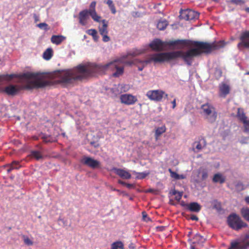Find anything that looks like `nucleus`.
Wrapping results in <instances>:
<instances>
[{
  "instance_id": "nucleus-11",
  "label": "nucleus",
  "mask_w": 249,
  "mask_h": 249,
  "mask_svg": "<svg viewBox=\"0 0 249 249\" xmlns=\"http://www.w3.org/2000/svg\"><path fill=\"white\" fill-rule=\"evenodd\" d=\"M81 162L92 169L100 168L101 163L100 161L92 159L91 157H84L81 160Z\"/></svg>"
},
{
  "instance_id": "nucleus-55",
  "label": "nucleus",
  "mask_w": 249,
  "mask_h": 249,
  "mask_svg": "<svg viewBox=\"0 0 249 249\" xmlns=\"http://www.w3.org/2000/svg\"><path fill=\"white\" fill-rule=\"evenodd\" d=\"M245 200L246 202L247 203L249 204V196H247L245 198Z\"/></svg>"
},
{
  "instance_id": "nucleus-3",
  "label": "nucleus",
  "mask_w": 249,
  "mask_h": 249,
  "mask_svg": "<svg viewBox=\"0 0 249 249\" xmlns=\"http://www.w3.org/2000/svg\"><path fill=\"white\" fill-rule=\"evenodd\" d=\"M21 85L10 84L6 86L3 92L9 96H14L23 89H34L42 88L50 85V82L42 79L24 81Z\"/></svg>"
},
{
  "instance_id": "nucleus-49",
  "label": "nucleus",
  "mask_w": 249,
  "mask_h": 249,
  "mask_svg": "<svg viewBox=\"0 0 249 249\" xmlns=\"http://www.w3.org/2000/svg\"><path fill=\"white\" fill-rule=\"evenodd\" d=\"M191 219H192V220H195V221H197L198 220V218L197 216L195 215H192L191 216V217H190Z\"/></svg>"
},
{
  "instance_id": "nucleus-45",
  "label": "nucleus",
  "mask_w": 249,
  "mask_h": 249,
  "mask_svg": "<svg viewBox=\"0 0 249 249\" xmlns=\"http://www.w3.org/2000/svg\"><path fill=\"white\" fill-rule=\"evenodd\" d=\"M3 168H8L7 169V172L8 174L10 173L11 172V171L13 170V169L12 168L11 166L9 164L3 165Z\"/></svg>"
},
{
  "instance_id": "nucleus-54",
  "label": "nucleus",
  "mask_w": 249,
  "mask_h": 249,
  "mask_svg": "<svg viewBox=\"0 0 249 249\" xmlns=\"http://www.w3.org/2000/svg\"><path fill=\"white\" fill-rule=\"evenodd\" d=\"M179 178H178L177 179H184L185 178V176L183 175H179Z\"/></svg>"
},
{
  "instance_id": "nucleus-42",
  "label": "nucleus",
  "mask_w": 249,
  "mask_h": 249,
  "mask_svg": "<svg viewBox=\"0 0 249 249\" xmlns=\"http://www.w3.org/2000/svg\"><path fill=\"white\" fill-rule=\"evenodd\" d=\"M208 177V172L206 170H203L201 172V178L202 180H205Z\"/></svg>"
},
{
  "instance_id": "nucleus-26",
  "label": "nucleus",
  "mask_w": 249,
  "mask_h": 249,
  "mask_svg": "<svg viewBox=\"0 0 249 249\" xmlns=\"http://www.w3.org/2000/svg\"><path fill=\"white\" fill-rule=\"evenodd\" d=\"M123 64H121V65H119L118 67L115 69L116 71L113 73L114 77H117L123 74L124 68Z\"/></svg>"
},
{
  "instance_id": "nucleus-7",
  "label": "nucleus",
  "mask_w": 249,
  "mask_h": 249,
  "mask_svg": "<svg viewBox=\"0 0 249 249\" xmlns=\"http://www.w3.org/2000/svg\"><path fill=\"white\" fill-rule=\"evenodd\" d=\"M229 226L232 229L238 231L243 228H246L248 225L244 222L236 213L231 214L227 218Z\"/></svg>"
},
{
  "instance_id": "nucleus-31",
  "label": "nucleus",
  "mask_w": 249,
  "mask_h": 249,
  "mask_svg": "<svg viewBox=\"0 0 249 249\" xmlns=\"http://www.w3.org/2000/svg\"><path fill=\"white\" fill-rule=\"evenodd\" d=\"M167 25L168 23L166 20H160L158 22L157 27L160 30H163Z\"/></svg>"
},
{
  "instance_id": "nucleus-10",
  "label": "nucleus",
  "mask_w": 249,
  "mask_h": 249,
  "mask_svg": "<svg viewBox=\"0 0 249 249\" xmlns=\"http://www.w3.org/2000/svg\"><path fill=\"white\" fill-rule=\"evenodd\" d=\"M179 17L185 20H193L198 18L199 14L191 9L181 10L180 11Z\"/></svg>"
},
{
  "instance_id": "nucleus-13",
  "label": "nucleus",
  "mask_w": 249,
  "mask_h": 249,
  "mask_svg": "<svg viewBox=\"0 0 249 249\" xmlns=\"http://www.w3.org/2000/svg\"><path fill=\"white\" fill-rule=\"evenodd\" d=\"M96 5V2L93 1L91 2L89 5V10L86 9L85 11L88 12L89 15L96 22H100L101 17L98 16L96 13L95 10V7Z\"/></svg>"
},
{
  "instance_id": "nucleus-59",
  "label": "nucleus",
  "mask_w": 249,
  "mask_h": 249,
  "mask_svg": "<svg viewBox=\"0 0 249 249\" xmlns=\"http://www.w3.org/2000/svg\"><path fill=\"white\" fill-rule=\"evenodd\" d=\"M112 190H113V191H119L118 190H117V189H114V188H112Z\"/></svg>"
},
{
  "instance_id": "nucleus-8",
  "label": "nucleus",
  "mask_w": 249,
  "mask_h": 249,
  "mask_svg": "<svg viewBox=\"0 0 249 249\" xmlns=\"http://www.w3.org/2000/svg\"><path fill=\"white\" fill-rule=\"evenodd\" d=\"M147 97L150 100L156 102L161 101L164 96L168 97V94L162 90H151L146 93Z\"/></svg>"
},
{
  "instance_id": "nucleus-47",
  "label": "nucleus",
  "mask_w": 249,
  "mask_h": 249,
  "mask_svg": "<svg viewBox=\"0 0 249 249\" xmlns=\"http://www.w3.org/2000/svg\"><path fill=\"white\" fill-rule=\"evenodd\" d=\"M215 204L213 205V208L216 209H219L221 207V204L220 203L218 202L217 201H214Z\"/></svg>"
},
{
  "instance_id": "nucleus-52",
  "label": "nucleus",
  "mask_w": 249,
  "mask_h": 249,
  "mask_svg": "<svg viewBox=\"0 0 249 249\" xmlns=\"http://www.w3.org/2000/svg\"><path fill=\"white\" fill-rule=\"evenodd\" d=\"M125 186L129 189H130L133 187V185L132 184L126 183Z\"/></svg>"
},
{
  "instance_id": "nucleus-44",
  "label": "nucleus",
  "mask_w": 249,
  "mask_h": 249,
  "mask_svg": "<svg viewBox=\"0 0 249 249\" xmlns=\"http://www.w3.org/2000/svg\"><path fill=\"white\" fill-rule=\"evenodd\" d=\"M103 36V41L104 42H108L110 40V37L107 36V34L101 35Z\"/></svg>"
},
{
  "instance_id": "nucleus-5",
  "label": "nucleus",
  "mask_w": 249,
  "mask_h": 249,
  "mask_svg": "<svg viewBox=\"0 0 249 249\" xmlns=\"http://www.w3.org/2000/svg\"><path fill=\"white\" fill-rule=\"evenodd\" d=\"M0 78L4 80L11 81L14 78L19 79V83H23L24 81H28L29 80L41 79L38 77L37 73L32 72H25L22 74H3L0 76Z\"/></svg>"
},
{
  "instance_id": "nucleus-32",
  "label": "nucleus",
  "mask_w": 249,
  "mask_h": 249,
  "mask_svg": "<svg viewBox=\"0 0 249 249\" xmlns=\"http://www.w3.org/2000/svg\"><path fill=\"white\" fill-rule=\"evenodd\" d=\"M105 2L106 3L109 7L112 14H115L116 13V8L112 0H106Z\"/></svg>"
},
{
  "instance_id": "nucleus-36",
  "label": "nucleus",
  "mask_w": 249,
  "mask_h": 249,
  "mask_svg": "<svg viewBox=\"0 0 249 249\" xmlns=\"http://www.w3.org/2000/svg\"><path fill=\"white\" fill-rule=\"evenodd\" d=\"M9 164L11 166L13 170H17L21 167V165H20L19 162L17 161H13L11 164Z\"/></svg>"
},
{
  "instance_id": "nucleus-51",
  "label": "nucleus",
  "mask_w": 249,
  "mask_h": 249,
  "mask_svg": "<svg viewBox=\"0 0 249 249\" xmlns=\"http://www.w3.org/2000/svg\"><path fill=\"white\" fill-rule=\"evenodd\" d=\"M191 243V245H190V249H196V244H194L192 243Z\"/></svg>"
},
{
  "instance_id": "nucleus-60",
  "label": "nucleus",
  "mask_w": 249,
  "mask_h": 249,
  "mask_svg": "<svg viewBox=\"0 0 249 249\" xmlns=\"http://www.w3.org/2000/svg\"><path fill=\"white\" fill-rule=\"evenodd\" d=\"M184 204H186V203H184V202H182L181 203V206H182V205H184Z\"/></svg>"
},
{
  "instance_id": "nucleus-18",
  "label": "nucleus",
  "mask_w": 249,
  "mask_h": 249,
  "mask_svg": "<svg viewBox=\"0 0 249 249\" xmlns=\"http://www.w3.org/2000/svg\"><path fill=\"white\" fill-rule=\"evenodd\" d=\"M66 37L62 35H53L51 38V42L56 45L60 44Z\"/></svg>"
},
{
  "instance_id": "nucleus-56",
  "label": "nucleus",
  "mask_w": 249,
  "mask_h": 249,
  "mask_svg": "<svg viewBox=\"0 0 249 249\" xmlns=\"http://www.w3.org/2000/svg\"><path fill=\"white\" fill-rule=\"evenodd\" d=\"M129 248L130 249H135L134 247L133 246V244H131L129 245Z\"/></svg>"
},
{
  "instance_id": "nucleus-39",
  "label": "nucleus",
  "mask_w": 249,
  "mask_h": 249,
  "mask_svg": "<svg viewBox=\"0 0 249 249\" xmlns=\"http://www.w3.org/2000/svg\"><path fill=\"white\" fill-rule=\"evenodd\" d=\"M148 174V173H136L137 178L139 179L144 178Z\"/></svg>"
},
{
  "instance_id": "nucleus-16",
  "label": "nucleus",
  "mask_w": 249,
  "mask_h": 249,
  "mask_svg": "<svg viewBox=\"0 0 249 249\" xmlns=\"http://www.w3.org/2000/svg\"><path fill=\"white\" fill-rule=\"evenodd\" d=\"M182 206L186 207L190 211L198 213L201 208V206L197 202H191L189 204L182 205Z\"/></svg>"
},
{
  "instance_id": "nucleus-34",
  "label": "nucleus",
  "mask_w": 249,
  "mask_h": 249,
  "mask_svg": "<svg viewBox=\"0 0 249 249\" xmlns=\"http://www.w3.org/2000/svg\"><path fill=\"white\" fill-rule=\"evenodd\" d=\"M22 237L25 244L28 246H32L33 245V242L31 241L27 236L23 235L22 236Z\"/></svg>"
},
{
  "instance_id": "nucleus-24",
  "label": "nucleus",
  "mask_w": 249,
  "mask_h": 249,
  "mask_svg": "<svg viewBox=\"0 0 249 249\" xmlns=\"http://www.w3.org/2000/svg\"><path fill=\"white\" fill-rule=\"evenodd\" d=\"M103 25L102 27H99V33L101 35L107 34V23L105 19L102 20Z\"/></svg>"
},
{
  "instance_id": "nucleus-23",
  "label": "nucleus",
  "mask_w": 249,
  "mask_h": 249,
  "mask_svg": "<svg viewBox=\"0 0 249 249\" xmlns=\"http://www.w3.org/2000/svg\"><path fill=\"white\" fill-rule=\"evenodd\" d=\"M240 213L242 217L249 222V208L243 207L241 209Z\"/></svg>"
},
{
  "instance_id": "nucleus-1",
  "label": "nucleus",
  "mask_w": 249,
  "mask_h": 249,
  "mask_svg": "<svg viewBox=\"0 0 249 249\" xmlns=\"http://www.w3.org/2000/svg\"><path fill=\"white\" fill-rule=\"evenodd\" d=\"M142 53L143 51L141 50H136L104 65H97L93 64L88 65H79L73 69L59 71L58 72L59 79L58 82L59 83L66 84H72L75 81H81L100 70L114 71L121 64L131 65L132 63L125 60V59L128 56H135Z\"/></svg>"
},
{
  "instance_id": "nucleus-14",
  "label": "nucleus",
  "mask_w": 249,
  "mask_h": 249,
  "mask_svg": "<svg viewBox=\"0 0 249 249\" xmlns=\"http://www.w3.org/2000/svg\"><path fill=\"white\" fill-rule=\"evenodd\" d=\"M230 87L229 85L222 83L219 85V96L220 97L225 98L230 93Z\"/></svg>"
},
{
  "instance_id": "nucleus-25",
  "label": "nucleus",
  "mask_w": 249,
  "mask_h": 249,
  "mask_svg": "<svg viewBox=\"0 0 249 249\" xmlns=\"http://www.w3.org/2000/svg\"><path fill=\"white\" fill-rule=\"evenodd\" d=\"M53 50L51 48H49L46 50L43 54V58L46 60H50L53 56Z\"/></svg>"
},
{
  "instance_id": "nucleus-9",
  "label": "nucleus",
  "mask_w": 249,
  "mask_h": 249,
  "mask_svg": "<svg viewBox=\"0 0 249 249\" xmlns=\"http://www.w3.org/2000/svg\"><path fill=\"white\" fill-rule=\"evenodd\" d=\"M236 117L243 124L244 132L249 133V119L246 115L243 109L241 108H238Z\"/></svg>"
},
{
  "instance_id": "nucleus-41",
  "label": "nucleus",
  "mask_w": 249,
  "mask_h": 249,
  "mask_svg": "<svg viewBox=\"0 0 249 249\" xmlns=\"http://www.w3.org/2000/svg\"><path fill=\"white\" fill-rule=\"evenodd\" d=\"M230 2L236 5H242L245 3L244 0H231Z\"/></svg>"
},
{
  "instance_id": "nucleus-27",
  "label": "nucleus",
  "mask_w": 249,
  "mask_h": 249,
  "mask_svg": "<svg viewBox=\"0 0 249 249\" xmlns=\"http://www.w3.org/2000/svg\"><path fill=\"white\" fill-rule=\"evenodd\" d=\"M124 244L121 241L113 242L111 245V249H124Z\"/></svg>"
},
{
  "instance_id": "nucleus-48",
  "label": "nucleus",
  "mask_w": 249,
  "mask_h": 249,
  "mask_svg": "<svg viewBox=\"0 0 249 249\" xmlns=\"http://www.w3.org/2000/svg\"><path fill=\"white\" fill-rule=\"evenodd\" d=\"M42 138L43 139V141L45 142H51L50 137L44 136L42 137Z\"/></svg>"
},
{
  "instance_id": "nucleus-19",
  "label": "nucleus",
  "mask_w": 249,
  "mask_h": 249,
  "mask_svg": "<svg viewBox=\"0 0 249 249\" xmlns=\"http://www.w3.org/2000/svg\"><path fill=\"white\" fill-rule=\"evenodd\" d=\"M188 241L194 244L201 245L204 243L205 239L200 234H196L193 239H189Z\"/></svg>"
},
{
  "instance_id": "nucleus-22",
  "label": "nucleus",
  "mask_w": 249,
  "mask_h": 249,
  "mask_svg": "<svg viewBox=\"0 0 249 249\" xmlns=\"http://www.w3.org/2000/svg\"><path fill=\"white\" fill-rule=\"evenodd\" d=\"M206 145V142L204 139H201L199 141L195 142L193 144V146L198 151L201 150Z\"/></svg>"
},
{
  "instance_id": "nucleus-29",
  "label": "nucleus",
  "mask_w": 249,
  "mask_h": 249,
  "mask_svg": "<svg viewBox=\"0 0 249 249\" xmlns=\"http://www.w3.org/2000/svg\"><path fill=\"white\" fill-rule=\"evenodd\" d=\"M166 129L165 125L158 127L155 131L156 139L158 140L159 137L166 131Z\"/></svg>"
},
{
  "instance_id": "nucleus-37",
  "label": "nucleus",
  "mask_w": 249,
  "mask_h": 249,
  "mask_svg": "<svg viewBox=\"0 0 249 249\" xmlns=\"http://www.w3.org/2000/svg\"><path fill=\"white\" fill-rule=\"evenodd\" d=\"M173 195L175 196V199L178 201H179L182 196V192H178L176 190H174L173 192Z\"/></svg>"
},
{
  "instance_id": "nucleus-43",
  "label": "nucleus",
  "mask_w": 249,
  "mask_h": 249,
  "mask_svg": "<svg viewBox=\"0 0 249 249\" xmlns=\"http://www.w3.org/2000/svg\"><path fill=\"white\" fill-rule=\"evenodd\" d=\"M249 140V137H242L240 141V142L242 144L248 143Z\"/></svg>"
},
{
  "instance_id": "nucleus-12",
  "label": "nucleus",
  "mask_w": 249,
  "mask_h": 249,
  "mask_svg": "<svg viewBox=\"0 0 249 249\" xmlns=\"http://www.w3.org/2000/svg\"><path fill=\"white\" fill-rule=\"evenodd\" d=\"M120 99L122 103L126 105H134L138 101L137 97L131 94H122Z\"/></svg>"
},
{
  "instance_id": "nucleus-28",
  "label": "nucleus",
  "mask_w": 249,
  "mask_h": 249,
  "mask_svg": "<svg viewBox=\"0 0 249 249\" xmlns=\"http://www.w3.org/2000/svg\"><path fill=\"white\" fill-rule=\"evenodd\" d=\"M240 39L241 41L238 43V44H242V43L245 42H249V31H245L242 33Z\"/></svg>"
},
{
  "instance_id": "nucleus-50",
  "label": "nucleus",
  "mask_w": 249,
  "mask_h": 249,
  "mask_svg": "<svg viewBox=\"0 0 249 249\" xmlns=\"http://www.w3.org/2000/svg\"><path fill=\"white\" fill-rule=\"evenodd\" d=\"M173 106L172 108H175L176 107V99H174V100L171 102Z\"/></svg>"
},
{
  "instance_id": "nucleus-61",
  "label": "nucleus",
  "mask_w": 249,
  "mask_h": 249,
  "mask_svg": "<svg viewBox=\"0 0 249 249\" xmlns=\"http://www.w3.org/2000/svg\"><path fill=\"white\" fill-rule=\"evenodd\" d=\"M246 74H248V75H249V71L247 72L246 73Z\"/></svg>"
},
{
  "instance_id": "nucleus-30",
  "label": "nucleus",
  "mask_w": 249,
  "mask_h": 249,
  "mask_svg": "<svg viewBox=\"0 0 249 249\" xmlns=\"http://www.w3.org/2000/svg\"><path fill=\"white\" fill-rule=\"evenodd\" d=\"M31 156L36 160H39L43 158L42 153L38 151L33 150L31 152Z\"/></svg>"
},
{
  "instance_id": "nucleus-33",
  "label": "nucleus",
  "mask_w": 249,
  "mask_h": 249,
  "mask_svg": "<svg viewBox=\"0 0 249 249\" xmlns=\"http://www.w3.org/2000/svg\"><path fill=\"white\" fill-rule=\"evenodd\" d=\"M87 33L88 35L91 36L95 40H97L98 39V36H97V32L95 29H89L87 30Z\"/></svg>"
},
{
  "instance_id": "nucleus-21",
  "label": "nucleus",
  "mask_w": 249,
  "mask_h": 249,
  "mask_svg": "<svg viewBox=\"0 0 249 249\" xmlns=\"http://www.w3.org/2000/svg\"><path fill=\"white\" fill-rule=\"evenodd\" d=\"M225 177L220 173L214 174L213 178V181L214 183H219L220 184H223L225 182Z\"/></svg>"
},
{
  "instance_id": "nucleus-6",
  "label": "nucleus",
  "mask_w": 249,
  "mask_h": 249,
  "mask_svg": "<svg viewBox=\"0 0 249 249\" xmlns=\"http://www.w3.org/2000/svg\"><path fill=\"white\" fill-rule=\"evenodd\" d=\"M200 108L201 113L208 122L213 123L216 121L217 113L215 108L212 104L207 103L201 105Z\"/></svg>"
},
{
  "instance_id": "nucleus-17",
  "label": "nucleus",
  "mask_w": 249,
  "mask_h": 249,
  "mask_svg": "<svg viewBox=\"0 0 249 249\" xmlns=\"http://www.w3.org/2000/svg\"><path fill=\"white\" fill-rule=\"evenodd\" d=\"M88 12L85 10L80 12L79 14V22L82 25L85 26L87 23V20L89 18Z\"/></svg>"
},
{
  "instance_id": "nucleus-62",
  "label": "nucleus",
  "mask_w": 249,
  "mask_h": 249,
  "mask_svg": "<svg viewBox=\"0 0 249 249\" xmlns=\"http://www.w3.org/2000/svg\"><path fill=\"white\" fill-rule=\"evenodd\" d=\"M190 234H191V232H189V233H188V236H189V235H190Z\"/></svg>"
},
{
  "instance_id": "nucleus-40",
  "label": "nucleus",
  "mask_w": 249,
  "mask_h": 249,
  "mask_svg": "<svg viewBox=\"0 0 249 249\" xmlns=\"http://www.w3.org/2000/svg\"><path fill=\"white\" fill-rule=\"evenodd\" d=\"M37 26L40 29H44L45 30L47 31L49 29L48 25L46 23H40L37 25Z\"/></svg>"
},
{
  "instance_id": "nucleus-35",
  "label": "nucleus",
  "mask_w": 249,
  "mask_h": 249,
  "mask_svg": "<svg viewBox=\"0 0 249 249\" xmlns=\"http://www.w3.org/2000/svg\"><path fill=\"white\" fill-rule=\"evenodd\" d=\"M153 54H154L150 55V56H149L147 59H146V60H143V61H139V62H140V63H142V66H139V67H138V70H139V71H142L143 69V68H144V67H145V66H146L147 64H149V63H146L145 61H146V60H147L148 59H149L150 58H151V57ZM152 62H153V61H152ZM151 62H152V61H151V62H149V63H151ZM154 62H155L154 61Z\"/></svg>"
},
{
  "instance_id": "nucleus-46",
  "label": "nucleus",
  "mask_w": 249,
  "mask_h": 249,
  "mask_svg": "<svg viewBox=\"0 0 249 249\" xmlns=\"http://www.w3.org/2000/svg\"><path fill=\"white\" fill-rule=\"evenodd\" d=\"M236 187L239 190H243L244 189L243 184L241 182L238 183L236 185Z\"/></svg>"
},
{
  "instance_id": "nucleus-53",
  "label": "nucleus",
  "mask_w": 249,
  "mask_h": 249,
  "mask_svg": "<svg viewBox=\"0 0 249 249\" xmlns=\"http://www.w3.org/2000/svg\"><path fill=\"white\" fill-rule=\"evenodd\" d=\"M118 182L119 184H122V185H125L126 183L125 182H124V181L119 179L118 181Z\"/></svg>"
},
{
  "instance_id": "nucleus-20",
  "label": "nucleus",
  "mask_w": 249,
  "mask_h": 249,
  "mask_svg": "<svg viewBox=\"0 0 249 249\" xmlns=\"http://www.w3.org/2000/svg\"><path fill=\"white\" fill-rule=\"evenodd\" d=\"M248 247H249V242H247L244 245H241L238 242L232 241L228 249H247Z\"/></svg>"
},
{
  "instance_id": "nucleus-2",
  "label": "nucleus",
  "mask_w": 249,
  "mask_h": 249,
  "mask_svg": "<svg viewBox=\"0 0 249 249\" xmlns=\"http://www.w3.org/2000/svg\"><path fill=\"white\" fill-rule=\"evenodd\" d=\"M191 44L196 48L191 49L185 52L182 51L154 53L151 58L146 60V63L152 61L155 63L169 61L178 58H181L189 66L192 64L193 58L202 53H210L213 51L223 48L226 43L223 40L213 43L195 41Z\"/></svg>"
},
{
  "instance_id": "nucleus-57",
  "label": "nucleus",
  "mask_w": 249,
  "mask_h": 249,
  "mask_svg": "<svg viewBox=\"0 0 249 249\" xmlns=\"http://www.w3.org/2000/svg\"><path fill=\"white\" fill-rule=\"evenodd\" d=\"M245 11H246L247 12L249 13V7L246 8H245Z\"/></svg>"
},
{
  "instance_id": "nucleus-38",
  "label": "nucleus",
  "mask_w": 249,
  "mask_h": 249,
  "mask_svg": "<svg viewBox=\"0 0 249 249\" xmlns=\"http://www.w3.org/2000/svg\"><path fill=\"white\" fill-rule=\"evenodd\" d=\"M168 171L170 173L171 177L172 178H174L176 179H177L178 178H178L179 175L178 174H177V173L173 171L171 169L169 168L168 169Z\"/></svg>"
},
{
  "instance_id": "nucleus-15",
  "label": "nucleus",
  "mask_w": 249,
  "mask_h": 249,
  "mask_svg": "<svg viewBox=\"0 0 249 249\" xmlns=\"http://www.w3.org/2000/svg\"><path fill=\"white\" fill-rule=\"evenodd\" d=\"M115 173L118 175L120 177L124 179H130L131 178V174L127 171L124 169L114 167L112 169Z\"/></svg>"
},
{
  "instance_id": "nucleus-4",
  "label": "nucleus",
  "mask_w": 249,
  "mask_h": 249,
  "mask_svg": "<svg viewBox=\"0 0 249 249\" xmlns=\"http://www.w3.org/2000/svg\"><path fill=\"white\" fill-rule=\"evenodd\" d=\"M190 44V41L186 39H178L164 42L160 39H155L149 44V47L153 51L160 52L163 50L165 45L170 46L180 45V48H182Z\"/></svg>"
},
{
  "instance_id": "nucleus-58",
  "label": "nucleus",
  "mask_w": 249,
  "mask_h": 249,
  "mask_svg": "<svg viewBox=\"0 0 249 249\" xmlns=\"http://www.w3.org/2000/svg\"><path fill=\"white\" fill-rule=\"evenodd\" d=\"M34 16L36 20H37V17L36 16V14H34Z\"/></svg>"
}]
</instances>
